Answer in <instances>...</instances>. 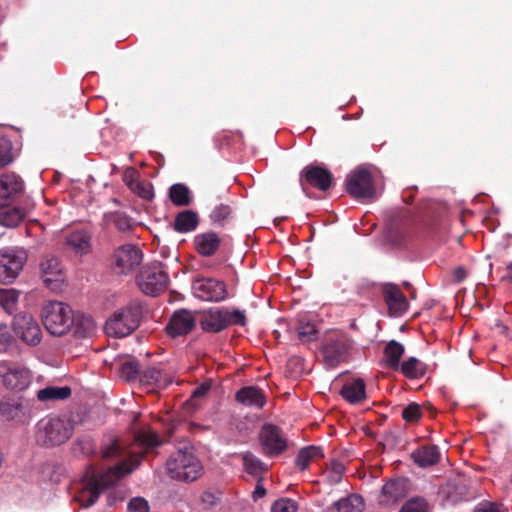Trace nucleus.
Segmentation results:
<instances>
[{
    "instance_id": "nucleus-22",
    "label": "nucleus",
    "mask_w": 512,
    "mask_h": 512,
    "mask_svg": "<svg viewBox=\"0 0 512 512\" xmlns=\"http://www.w3.org/2000/svg\"><path fill=\"white\" fill-rule=\"evenodd\" d=\"M222 308H210L205 311L199 324L201 329L207 333H219L226 329Z\"/></svg>"
},
{
    "instance_id": "nucleus-13",
    "label": "nucleus",
    "mask_w": 512,
    "mask_h": 512,
    "mask_svg": "<svg viewBox=\"0 0 512 512\" xmlns=\"http://www.w3.org/2000/svg\"><path fill=\"white\" fill-rule=\"evenodd\" d=\"M299 182L305 193L307 186L325 192L331 188L333 176L327 168L310 164L304 167L300 172Z\"/></svg>"
},
{
    "instance_id": "nucleus-28",
    "label": "nucleus",
    "mask_w": 512,
    "mask_h": 512,
    "mask_svg": "<svg viewBox=\"0 0 512 512\" xmlns=\"http://www.w3.org/2000/svg\"><path fill=\"white\" fill-rule=\"evenodd\" d=\"M340 395L350 404H358L366 398V384L361 378L346 382Z\"/></svg>"
},
{
    "instance_id": "nucleus-39",
    "label": "nucleus",
    "mask_w": 512,
    "mask_h": 512,
    "mask_svg": "<svg viewBox=\"0 0 512 512\" xmlns=\"http://www.w3.org/2000/svg\"><path fill=\"white\" fill-rule=\"evenodd\" d=\"M24 408L19 399L7 398L0 403V413L7 420H15L24 415Z\"/></svg>"
},
{
    "instance_id": "nucleus-40",
    "label": "nucleus",
    "mask_w": 512,
    "mask_h": 512,
    "mask_svg": "<svg viewBox=\"0 0 512 512\" xmlns=\"http://www.w3.org/2000/svg\"><path fill=\"white\" fill-rule=\"evenodd\" d=\"M19 292L15 289L0 288V306L8 314L17 310Z\"/></svg>"
},
{
    "instance_id": "nucleus-38",
    "label": "nucleus",
    "mask_w": 512,
    "mask_h": 512,
    "mask_svg": "<svg viewBox=\"0 0 512 512\" xmlns=\"http://www.w3.org/2000/svg\"><path fill=\"white\" fill-rule=\"evenodd\" d=\"M323 457V451L321 447L318 446H307L302 448L295 459V465L300 470H305L308 468L310 462L317 458Z\"/></svg>"
},
{
    "instance_id": "nucleus-16",
    "label": "nucleus",
    "mask_w": 512,
    "mask_h": 512,
    "mask_svg": "<svg viewBox=\"0 0 512 512\" xmlns=\"http://www.w3.org/2000/svg\"><path fill=\"white\" fill-rule=\"evenodd\" d=\"M24 194V182L15 173L0 175V208L18 201Z\"/></svg>"
},
{
    "instance_id": "nucleus-31",
    "label": "nucleus",
    "mask_w": 512,
    "mask_h": 512,
    "mask_svg": "<svg viewBox=\"0 0 512 512\" xmlns=\"http://www.w3.org/2000/svg\"><path fill=\"white\" fill-rule=\"evenodd\" d=\"M404 352L405 348L401 343L395 340L389 341L383 351L386 367L391 370H398L401 365L400 359Z\"/></svg>"
},
{
    "instance_id": "nucleus-51",
    "label": "nucleus",
    "mask_w": 512,
    "mask_h": 512,
    "mask_svg": "<svg viewBox=\"0 0 512 512\" xmlns=\"http://www.w3.org/2000/svg\"><path fill=\"white\" fill-rule=\"evenodd\" d=\"M298 506L294 500L285 498L277 500L271 507V512H297Z\"/></svg>"
},
{
    "instance_id": "nucleus-42",
    "label": "nucleus",
    "mask_w": 512,
    "mask_h": 512,
    "mask_svg": "<svg viewBox=\"0 0 512 512\" xmlns=\"http://www.w3.org/2000/svg\"><path fill=\"white\" fill-rule=\"evenodd\" d=\"M445 493L451 502H458L466 497L467 487L461 479L450 481L446 485Z\"/></svg>"
},
{
    "instance_id": "nucleus-62",
    "label": "nucleus",
    "mask_w": 512,
    "mask_h": 512,
    "mask_svg": "<svg viewBox=\"0 0 512 512\" xmlns=\"http://www.w3.org/2000/svg\"><path fill=\"white\" fill-rule=\"evenodd\" d=\"M266 495V489L264 488L263 485L261 484H257L256 487H255V490L253 492V498L254 500H257L259 498H262Z\"/></svg>"
},
{
    "instance_id": "nucleus-55",
    "label": "nucleus",
    "mask_w": 512,
    "mask_h": 512,
    "mask_svg": "<svg viewBox=\"0 0 512 512\" xmlns=\"http://www.w3.org/2000/svg\"><path fill=\"white\" fill-rule=\"evenodd\" d=\"M13 341V336L5 324H0V352L5 351Z\"/></svg>"
},
{
    "instance_id": "nucleus-29",
    "label": "nucleus",
    "mask_w": 512,
    "mask_h": 512,
    "mask_svg": "<svg viewBox=\"0 0 512 512\" xmlns=\"http://www.w3.org/2000/svg\"><path fill=\"white\" fill-rule=\"evenodd\" d=\"M364 507L365 503L360 495L350 494L331 505L328 512H362Z\"/></svg>"
},
{
    "instance_id": "nucleus-26",
    "label": "nucleus",
    "mask_w": 512,
    "mask_h": 512,
    "mask_svg": "<svg viewBox=\"0 0 512 512\" xmlns=\"http://www.w3.org/2000/svg\"><path fill=\"white\" fill-rule=\"evenodd\" d=\"M440 456L439 448L436 445H422L411 454L414 462L422 468L437 464Z\"/></svg>"
},
{
    "instance_id": "nucleus-5",
    "label": "nucleus",
    "mask_w": 512,
    "mask_h": 512,
    "mask_svg": "<svg viewBox=\"0 0 512 512\" xmlns=\"http://www.w3.org/2000/svg\"><path fill=\"white\" fill-rule=\"evenodd\" d=\"M142 306L132 302L121 310L115 312L106 322L105 329L108 335L125 337L131 334L140 324Z\"/></svg>"
},
{
    "instance_id": "nucleus-41",
    "label": "nucleus",
    "mask_w": 512,
    "mask_h": 512,
    "mask_svg": "<svg viewBox=\"0 0 512 512\" xmlns=\"http://www.w3.org/2000/svg\"><path fill=\"white\" fill-rule=\"evenodd\" d=\"M232 215V207L221 203L214 207L209 217L213 224L224 227L232 219Z\"/></svg>"
},
{
    "instance_id": "nucleus-53",
    "label": "nucleus",
    "mask_w": 512,
    "mask_h": 512,
    "mask_svg": "<svg viewBox=\"0 0 512 512\" xmlns=\"http://www.w3.org/2000/svg\"><path fill=\"white\" fill-rule=\"evenodd\" d=\"M128 512H149V504L142 497L132 498L127 506Z\"/></svg>"
},
{
    "instance_id": "nucleus-50",
    "label": "nucleus",
    "mask_w": 512,
    "mask_h": 512,
    "mask_svg": "<svg viewBox=\"0 0 512 512\" xmlns=\"http://www.w3.org/2000/svg\"><path fill=\"white\" fill-rule=\"evenodd\" d=\"M402 418L409 423H414L422 417L421 407L417 403H410L402 411Z\"/></svg>"
},
{
    "instance_id": "nucleus-4",
    "label": "nucleus",
    "mask_w": 512,
    "mask_h": 512,
    "mask_svg": "<svg viewBox=\"0 0 512 512\" xmlns=\"http://www.w3.org/2000/svg\"><path fill=\"white\" fill-rule=\"evenodd\" d=\"M166 471L172 479L191 482L200 476L202 466L193 452L185 448L171 454L166 462Z\"/></svg>"
},
{
    "instance_id": "nucleus-20",
    "label": "nucleus",
    "mask_w": 512,
    "mask_h": 512,
    "mask_svg": "<svg viewBox=\"0 0 512 512\" xmlns=\"http://www.w3.org/2000/svg\"><path fill=\"white\" fill-rule=\"evenodd\" d=\"M0 377L8 389H23L28 385V372L7 362H0Z\"/></svg>"
},
{
    "instance_id": "nucleus-2",
    "label": "nucleus",
    "mask_w": 512,
    "mask_h": 512,
    "mask_svg": "<svg viewBox=\"0 0 512 512\" xmlns=\"http://www.w3.org/2000/svg\"><path fill=\"white\" fill-rule=\"evenodd\" d=\"M74 424L65 417H45L35 426V441L42 447H55L68 441Z\"/></svg>"
},
{
    "instance_id": "nucleus-56",
    "label": "nucleus",
    "mask_w": 512,
    "mask_h": 512,
    "mask_svg": "<svg viewBox=\"0 0 512 512\" xmlns=\"http://www.w3.org/2000/svg\"><path fill=\"white\" fill-rule=\"evenodd\" d=\"M473 512H506V509L497 503L482 502L474 508Z\"/></svg>"
},
{
    "instance_id": "nucleus-47",
    "label": "nucleus",
    "mask_w": 512,
    "mask_h": 512,
    "mask_svg": "<svg viewBox=\"0 0 512 512\" xmlns=\"http://www.w3.org/2000/svg\"><path fill=\"white\" fill-rule=\"evenodd\" d=\"M123 447L120 445V442L118 439H110L109 443L106 444L102 450V458L104 459H114L117 457H120L123 454Z\"/></svg>"
},
{
    "instance_id": "nucleus-61",
    "label": "nucleus",
    "mask_w": 512,
    "mask_h": 512,
    "mask_svg": "<svg viewBox=\"0 0 512 512\" xmlns=\"http://www.w3.org/2000/svg\"><path fill=\"white\" fill-rule=\"evenodd\" d=\"M453 279L457 282V283H460L462 281L465 280L466 276H467V272L466 270L463 268V267H457L453 270Z\"/></svg>"
},
{
    "instance_id": "nucleus-11",
    "label": "nucleus",
    "mask_w": 512,
    "mask_h": 512,
    "mask_svg": "<svg viewBox=\"0 0 512 512\" xmlns=\"http://www.w3.org/2000/svg\"><path fill=\"white\" fill-rule=\"evenodd\" d=\"M12 329L17 337L30 346H36L41 342V328L34 317L28 313L16 314L12 321Z\"/></svg>"
},
{
    "instance_id": "nucleus-58",
    "label": "nucleus",
    "mask_w": 512,
    "mask_h": 512,
    "mask_svg": "<svg viewBox=\"0 0 512 512\" xmlns=\"http://www.w3.org/2000/svg\"><path fill=\"white\" fill-rule=\"evenodd\" d=\"M211 389V383L210 382H203L199 386H197L191 395V400L204 397L208 391Z\"/></svg>"
},
{
    "instance_id": "nucleus-64",
    "label": "nucleus",
    "mask_w": 512,
    "mask_h": 512,
    "mask_svg": "<svg viewBox=\"0 0 512 512\" xmlns=\"http://www.w3.org/2000/svg\"><path fill=\"white\" fill-rule=\"evenodd\" d=\"M403 200H404L406 203H408V204H409V203H411V201H412V196H408V197H407V196H403Z\"/></svg>"
},
{
    "instance_id": "nucleus-32",
    "label": "nucleus",
    "mask_w": 512,
    "mask_h": 512,
    "mask_svg": "<svg viewBox=\"0 0 512 512\" xmlns=\"http://www.w3.org/2000/svg\"><path fill=\"white\" fill-rule=\"evenodd\" d=\"M25 216L26 211L23 208L14 206L13 204L4 206L0 208V225L10 228L16 227L22 222Z\"/></svg>"
},
{
    "instance_id": "nucleus-27",
    "label": "nucleus",
    "mask_w": 512,
    "mask_h": 512,
    "mask_svg": "<svg viewBox=\"0 0 512 512\" xmlns=\"http://www.w3.org/2000/svg\"><path fill=\"white\" fill-rule=\"evenodd\" d=\"M66 246L78 255H85L91 252V235L85 230H78L66 237Z\"/></svg>"
},
{
    "instance_id": "nucleus-36",
    "label": "nucleus",
    "mask_w": 512,
    "mask_h": 512,
    "mask_svg": "<svg viewBox=\"0 0 512 512\" xmlns=\"http://www.w3.org/2000/svg\"><path fill=\"white\" fill-rule=\"evenodd\" d=\"M70 396L71 388L68 386H47L37 392V399L45 403L65 400Z\"/></svg>"
},
{
    "instance_id": "nucleus-25",
    "label": "nucleus",
    "mask_w": 512,
    "mask_h": 512,
    "mask_svg": "<svg viewBox=\"0 0 512 512\" xmlns=\"http://www.w3.org/2000/svg\"><path fill=\"white\" fill-rule=\"evenodd\" d=\"M94 331L95 323L92 317L73 311V326H71L69 332L72 333L74 338L83 339L90 337L94 334Z\"/></svg>"
},
{
    "instance_id": "nucleus-12",
    "label": "nucleus",
    "mask_w": 512,
    "mask_h": 512,
    "mask_svg": "<svg viewBox=\"0 0 512 512\" xmlns=\"http://www.w3.org/2000/svg\"><path fill=\"white\" fill-rule=\"evenodd\" d=\"M193 295L203 301L221 302L227 298L226 284L214 278H198L192 284Z\"/></svg>"
},
{
    "instance_id": "nucleus-19",
    "label": "nucleus",
    "mask_w": 512,
    "mask_h": 512,
    "mask_svg": "<svg viewBox=\"0 0 512 512\" xmlns=\"http://www.w3.org/2000/svg\"><path fill=\"white\" fill-rule=\"evenodd\" d=\"M383 298L391 316H401L408 309V300L397 285L386 284L383 287Z\"/></svg>"
},
{
    "instance_id": "nucleus-34",
    "label": "nucleus",
    "mask_w": 512,
    "mask_h": 512,
    "mask_svg": "<svg viewBox=\"0 0 512 512\" xmlns=\"http://www.w3.org/2000/svg\"><path fill=\"white\" fill-rule=\"evenodd\" d=\"M169 199L174 206L187 207L192 203L189 187L183 183H175L169 188Z\"/></svg>"
},
{
    "instance_id": "nucleus-52",
    "label": "nucleus",
    "mask_w": 512,
    "mask_h": 512,
    "mask_svg": "<svg viewBox=\"0 0 512 512\" xmlns=\"http://www.w3.org/2000/svg\"><path fill=\"white\" fill-rule=\"evenodd\" d=\"M111 220L115 227L122 232L128 231L131 229V220L130 218L121 212H116L111 216Z\"/></svg>"
},
{
    "instance_id": "nucleus-3",
    "label": "nucleus",
    "mask_w": 512,
    "mask_h": 512,
    "mask_svg": "<svg viewBox=\"0 0 512 512\" xmlns=\"http://www.w3.org/2000/svg\"><path fill=\"white\" fill-rule=\"evenodd\" d=\"M41 319L51 335L63 336L73 326V310L66 303L49 301L42 306Z\"/></svg>"
},
{
    "instance_id": "nucleus-6",
    "label": "nucleus",
    "mask_w": 512,
    "mask_h": 512,
    "mask_svg": "<svg viewBox=\"0 0 512 512\" xmlns=\"http://www.w3.org/2000/svg\"><path fill=\"white\" fill-rule=\"evenodd\" d=\"M351 340L343 333H333L325 338L321 353L326 367L335 368L349 359Z\"/></svg>"
},
{
    "instance_id": "nucleus-63",
    "label": "nucleus",
    "mask_w": 512,
    "mask_h": 512,
    "mask_svg": "<svg viewBox=\"0 0 512 512\" xmlns=\"http://www.w3.org/2000/svg\"><path fill=\"white\" fill-rule=\"evenodd\" d=\"M501 280L512 283V262L506 266V274L502 276Z\"/></svg>"
},
{
    "instance_id": "nucleus-59",
    "label": "nucleus",
    "mask_w": 512,
    "mask_h": 512,
    "mask_svg": "<svg viewBox=\"0 0 512 512\" xmlns=\"http://www.w3.org/2000/svg\"><path fill=\"white\" fill-rule=\"evenodd\" d=\"M124 500V495L119 491H112L107 495V504L113 506Z\"/></svg>"
},
{
    "instance_id": "nucleus-54",
    "label": "nucleus",
    "mask_w": 512,
    "mask_h": 512,
    "mask_svg": "<svg viewBox=\"0 0 512 512\" xmlns=\"http://www.w3.org/2000/svg\"><path fill=\"white\" fill-rule=\"evenodd\" d=\"M298 337L301 340H311L316 334V328L311 323L300 324L297 329Z\"/></svg>"
},
{
    "instance_id": "nucleus-43",
    "label": "nucleus",
    "mask_w": 512,
    "mask_h": 512,
    "mask_svg": "<svg viewBox=\"0 0 512 512\" xmlns=\"http://www.w3.org/2000/svg\"><path fill=\"white\" fill-rule=\"evenodd\" d=\"M135 441L146 451L160 445V440L156 432L152 430H143L137 432Z\"/></svg>"
},
{
    "instance_id": "nucleus-35",
    "label": "nucleus",
    "mask_w": 512,
    "mask_h": 512,
    "mask_svg": "<svg viewBox=\"0 0 512 512\" xmlns=\"http://www.w3.org/2000/svg\"><path fill=\"white\" fill-rule=\"evenodd\" d=\"M401 373L408 379H420L427 372V365L416 357H410L399 366Z\"/></svg>"
},
{
    "instance_id": "nucleus-15",
    "label": "nucleus",
    "mask_w": 512,
    "mask_h": 512,
    "mask_svg": "<svg viewBox=\"0 0 512 512\" xmlns=\"http://www.w3.org/2000/svg\"><path fill=\"white\" fill-rule=\"evenodd\" d=\"M27 256L24 251L0 253V282H13L22 270Z\"/></svg>"
},
{
    "instance_id": "nucleus-7",
    "label": "nucleus",
    "mask_w": 512,
    "mask_h": 512,
    "mask_svg": "<svg viewBox=\"0 0 512 512\" xmlns=\"http://www.w3.org/2000/svg\"><path fill=\"white\" fill-rule=\"evenodd\" d=\"M137 283L143 293L156 296L167 288L169 276L162 263L153 262L142 267Z\"/></svg>"
},
{
    "instance_id": "nucleus-8",
    "label": "nucleus",
    "mask_w": 512,
    "mask_h": 512,
    "mask_svg": "<svg viewBox=\"0 0 512 512\" xmlns=\"http://www.w3.org/2000/svg\"><path fill=\"white\" fill-rule=\"evenodd\" d=\"M347 193L357 200H373L376 197V187L371 172L358 168L347 175L345 180Z\"/></svg>"
},
{
    "instance_id": "nucleus-45",
    "label": "nucleus",
    "mask_w": 512,
    "mask_h": 512,
    "mask_svg": "<svg viewBox=\"0 0 512 512\" xmlns=\"http://www.w3.org/2000/svg\"><path fill=\"white\" fill-rule=\"evenodd\" d=\"M399 512H429L428 502L423 497H413L403 504Z\"/></svg>"
},
{
    "instance_id": "nucleus-18",
    "label": "nucleus",
    "mask_w": 512,
    "mask_h": 512,
    "mask_svg": "<svg viewBox=\"0 0 512 512\" xmlns=\"http://www.w3.org/2000/svg\"><path fill=\"white\" fill-rule=\"evenodd\" d=\"M196 325V318L191 311L182 309L176 311L171 316L166 332L169 336L175 338L190 333Z\"/></svg>"
},
{
    "instance_id": "nucleus-14",
    "label": "nucleus",
    "mask_w": 512,
    "mask_h": 512,
    "mask_svg": "<svg viewBox=\"0 0 512 512\" xmlns=\"http://www.w3.org/2000/svg\"><path fill=\"white\" fill-rule=\"evenodd\" d=\"M142 251L135 245L126 244L113 254L114 270L117 274H127L142 261Z\"/></svg>"
},
{
    "instance_id": "nucleus-46",
    "label": "nucleus",
    "mask_w": 512,
    "mask_h": 512,
    "mask_svg": "<svg viewBox=\"0 0 512 512\" xmlns=\"http://www.w3.org/2000/svg\"><path fill=\"white\" fill-rule=\"evenodd\" d=\"M139 364L137 361H125L120 366V376L126 381L140 378Z\"/></svg>"
},
{
    "instance_id": "nucleus-44",
    "label": "nucleus",
    "mask_w": 512,
    "mask_h": 512,
    "mask_svg": "<svg viewBox=\"0 0 512 512\" xmlns=\"http://www.w3.org/2000/svg\"><path fill=\"white\" fill-rule=\"evenodd\" d=\"M224 315L226 328L232 325L245 326L247 323L245 312L239 309L221 307Z\"/></svg>"
},
{
    "instance_id": "nucleus-1",
    "label": "nucleus",
    "mask_w": 512,
    "mask_h": 512,
    "mask_svg": "<svg viewBox=\"0 0 512 512\" xmlns=\"http://www.w3.org/2000/svg\"><path fill=\"white\" fill-rule=\"evenodd\" d=\"M133 469L134 467L127 461H121L103 472H96L93 469L87 471L83 487L75 496V500L79 502L81 508L93 506L103 491L114 485L123 476L131 473Z\"/></svg>"
},
{
    "instance_id": "nucleus-37",
    "label": "nucleus",
    "mask_w": 512,
    "mask_h": 512,
    "mask_svg": "<svg viewBox=\"0 0 512 512\" xmlns=\"http://www.w3.org/2000/svg\"><path fill=\"white\" fill-rule=\"evenodd\" d=\"M140 382L143 385L155 386L156 388H165L171 383V380L163 375L162 371L156 367H151L143 371L140 375Z\"/></svg>"
},
{
    "instance_id": "nucleus-49",
    "label": "nucleus",
    "mask_w": 512,
    "mask_h": 512,
    "mask_svg": "<svg viewBox=\"0 0 512 512\" xmlns=\"http://www.w3.org/2000/svg\"><path fill=\"white\" fill-rule=\"evenodd\" d=\"M345 473V466L339 461H333L330 470L326 474L329 484L334 485L341 481Z\"/></svg>"
},
{
    "instance_id": "nucleus-10",
    "label": "nucleus",
    "mask_w": 512,
    "mask_h": 512,
    "mask_svg": "<svg viewBox=\"0 0 512 512\" xmlns=\"http://www.w3.org/2000/svg\"><path fill=\"white\" fill-rule=\"evenodd\" d=\"M409 491L410 481L407 478H392L382 486L377 502L385 508L394 507L407 497Z\"/></svg>"
},
{
    "instance_id": "nucleus-23",
    "label": "nucleus",
    "mask_w": 512,
    "mask_h": 512,
    "mask_svg": "<svg viewBox=\"0 0 512 512\" xmlns=\"http://www.w3.org/2000/svg\"><path fill=\"white\" fill-rule=\"evenodd\" d=\"M237 402L245 406H253L262 409L266 404V396L262 389L257 386H245L235 394Z\"/></svg>"
},
{
    "instance_id": "nucleus-21",
    "label": "nucleus",
    "mask_w": 512,
    "mask_h": 512,
    "mask_svg": "<svg viewBox=\"0 0 512 512\" xmlns=\"http://www.w3.org/2000/svg\"><path fill=\"white\" fill-rule=\"evenodd\" d=\"M220 236L214 231L197 234L193 239L195 251L203 257H211L216 254L221 245Z\"/></svg>"
},
{
    "instance_id": "nucleus-9",
    "label": "nucleus",
    "mask_w": 512,
    "mask_h": 512,
    "mask_svg": "<svg viewBox=\"0 0 512 512\" xmlns=\"http://www.w3.org/2000/svg\"><path fill=\"white\" fill-rule=\"evenodd\" d=\"M258 440L261 452L266 457H277L288 449V440L283 430L272 423L262 425Z\"/></svg>"
},
{
    "instance_id": "nucleus-17",
    "label": "nucleus",
    "mask_w": 512,
    "mask_h": 512,
    "mask_svg": "<svg viewBox=\"0 0 512 512\" xmlns=\"http://www.w3.org/2000/svg\"><path fill=\"white\" fill-rule=\"evenodd\" d=\"M40 272L43 283L52 291L59 290L65 275L60 260L53 255H46L40 263Z\"/></svg>"
},
{
    "instance_id": "nucleus-24",
    "label": "nucleus",
    "mask_w": 512,
    "mask_h": 512,
    "mask_svg": "<svg viewBox=\"0 0 512 512\" xmlns=\"http://www.w3.org/2000/svg\"><path fill=\"white\" fill-rule=\"evenodd\" d=\"M137 171L133 168L128 169L124 174V179L132 192L145 200H152L154 197L153 185L148 181H139Z\"/></svg>"
},
{
    "instance_id": "nucleus-30",
    "label": "nucleus",
    "mask_w": 512,
    "mask_h": 512,
    "mask_svg": "<svg viewBox=\"0 0 512 512\" xmlns=\"http://www.w3.org/2000/svg\"><path fill=\"white\" fill-rule=\"evenodd\" d=\"M198 223L199 218L196 212L184 210L176 215L173 228L178 233H188L194 231Z\"/></svg>"
},
{
    "instance_id": "nucleus-48",
    "label": "nucleus",
    "mask_w": 512,
    "mask_h": 512,
    "mask_svg": "<svg viewBox=\"0 0 512 512\" xmlns=\"http://www.w3.org/2000/svg\"><path fill=\"white\" fill-rule=\"evenodd\" d=\"M12 160L11 141L5 137H0V168L9 165Z\"/></svg>"
},
{
    "instance_id": "nucleus-57",
    "label": "nucleus",
    "mask_w": 512,
    "mask_h": 512,
    "mask_svg": "<svg viewBox=\"0 0 512 512\" xmlns=\"http://www.w3.org/2000/svg\"><path fill=\"white\" fill-rule=\"evenodd\" d=\"M77 445L80 447L81 452L85 455H90L94 452V443L90 437L78 439Z\"/></svg>"
},
{
    "instance_id": "nucleus-60",
    "label": "nucleus",
    "mask_w": 512,
    "mask_h": 512,
    "mask_svg": "<svg viewBox=\"0 0 512 512\" xmlns=\"http://www.w3.org/2000/svg\"><path fill=\"white\" fill-rule=\"evenodd\" d=\"M218 499L219 498L216 496V494L211 491H206L201 496L202 502L204 504H207L208 506L215 505L217 503Z\"/></svg>"
},
{
    "instance_id": "nucleus-33",
    "label": "nucleus",
    "mask_w": 512,
    "mask_h": 512,
    "mask_svg": "<svg viewBox=\"0 0 512 512\" xmlns=\"http://www.w3.org/2000/svg\"><path fill=\"white\" fill-rule=\"evenodd\" d=\"M243 469L246 473L252 476L263 475L268 471V466L256 455L250 451H245L240 454Z\"/></svg>"
}]
</instances>
